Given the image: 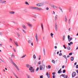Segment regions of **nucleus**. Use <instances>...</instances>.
Listing matches in <instances>:
<instances>
[{
    "label": "nucleus",
    "mask_w": 78,
    "mask_h": 78,
    "mask_svg": "<svg viewBox=\"0 0 78 78\" xmlns=\"http://www.w3.org/2000/svg\"><path fill=\"white\" fill-rule=\"evenodd\" d=\"M13 51H14V52H16V49H15V48H13Z\"/></svg>",
    "instance_id": "nucleus-46"
},
{
    "label": "nucleus",
    "mask_w": 78,
    "mask_h": 78,
    "mask_svg": "<svg viewBox=\"0 0 78 78\" xmlns=\"http://www.w3.org/2000/svg\"><path fill=\"white\" fill-rule=\"evenodd\" d=\"M39 67H38L37 68V69L36 70V72H37V71L39 70Z\"/></svg>",
    "instance_id": "nucleus-33"
},
{
    "label": "nucleus",
    "mask_w": 78,
    "mask_h": 78,
    "mask_svg": "<svg viewBox=\"0 0 78 78\" xmlns=\"http://www.w3.org/2000/svg\"><path fill=\"white\" fill-rule=\"evenodd\" d=\"M24 12H28V11L27 10V9H25L24 10Z\"/></svg>",
    "instance_id": "nucleus-38"
},
{
    "label": "nucleus",
    "mask_w": 78,
    "mask_h": 78,
    "mask_svg": "<svg viewBox=\"0 0 78 78\" xmlns=\"http://www.w3.org/2000/svg\"><path fill=\"white\" fill-rule=\"evenodd\" d=\"M27 24L30 27H33V26L30 23H28Z\"/></svg>",
    "instance_id": "nucleus-17"
},
{
    "label": "nucleus",
    "mask_w": 78,
    "mask_h": 78,
    "mask_svg": "<svg viewBox=\"0 0 78 78\" xmlns=\"http://www.w3.org/2000/svg\"><path fill=\"white\" fill-rule=\"evenodd\" d=\"M45 66L44 65H40L39 66V69L40 70H45Z\"/></svg>",
    "instance_id": "nucleus-1"
},
{
    "label": "nucleus",
    "mask_w": 78,
    "mask_h": 78,
    "mask_svg": "<svg viewBox=\"0 0 78 78\" xmlns=\"http://www.w3.org/2000/svg\"><path fill=\"white\" fill-rule=\"evenodd\" d=\"M73 59H74V58L73 57H71V61H73Z\"/></svg>",
    "instance_id": "nucleus-23"
},
{
    "label": "nucleus",
    "mask_w": 78,
    "mask_h": 78,
    "mask_svg": "<svg viewBox=\"0 0 78 78\" xmlns=\"http://www.w3.org/2000/svg\"><path fill=\"white\" fill-rule=\"evenodd\" d=\"M76 75V73L75 72H73L72 74V77L74 78Z\"/></svg>",
    "instance_id": "nucleus-6"
},
{
    "label": "nucleus",
    "mask_w": 78,
    "mask_h": 78,
    "mask_svg": "<svg viewBox=\"0 0 78 78\" xmlns=\"http://www.w3.org/2000/svg\"><path fill=\"white\" fill-rule=\"evenodd\" d=\"M49 3H48V2H45V4H48Z\"/></svg>",
    "instance_id": "nucleus-39"
},
{
    "label": "nucleus",
    "mask_w": 78,
    "mask_h": 78,
    "mask_svg": "<svg viewBox=\"0 0 78 78\" xmlns=\"http://www.w3.org/2000/svg\"><path fill=\"white\" fill-rule=\"evenodd\" d=\"M26 55H24L23 56H22V57H21V58H25V56H26Z\"/></svg>",
    "instance_id": "nucleus-28"
},
{
    "label": "nucleus",
    "mask_w": 78,
    "mask_h": 78,
    "mask_svg": "<svg viewBox=\"0 0 78 78\" xmlns=\"http://www.w3.org/2000/svg\"><path fill=\"white\" fill-rule=\"evenodd\" d=\"M76 72H77V73L78 74V70H76Z\"/></svg>",
    "instance_id": "nucleus-64"
},
{
    "label": "nucleus",
    "mask_w": 78,
    "mask_h": 78,
    "mask_svg": "<svg viewBox=\"0 0 78 78\" xmlns=\"http://www.w3.org/2000/svg\"><path fill=\"white\" fill-rule=\"evenodd\" d=\"M61 76H62V77H64V76H65V74H62Z\"/></svg>",
    "instance_id": "nucleus-40"
},
{
    "label": "nucleus",
    "mask_w": 78,
    "mask_h": 78,
    "mask_svg": "<svg viewBox=\"0 0 78 78\" xmlns=\"http://www.w3.org/2000/svg\"><path fill=\"white\" fill-rule=\"evenodd\" d=\"M68 76L67 75L65 76H64V78H67Z\"/></svg>",
    "instance_id": "nucleus-43"
},
{
    "label": "nucleus",
    "mask_w": 78,
    "mask_h": 78,
    "mask_svg": "<svg viewBox=\"0 0 78 78\" xmlns=\"http://www.w3.org/2000/svg\"><path fill=\"white\" fill-rule=\"evenodd\" d=\"M69 31H70V28H69L68 29Z\"/></svg>",
    "instance_id": "nucleus-61"
},
{
    "label": "nucleus",
    "mask_w": 78,
    "mask_h": 78,
    "mask_svg": "<svg viewBox=\"0 0 78 78\" xmlns=\"http://www.w3.org/2000/svg\"><path fill=\"white\" fill-rule=\"evenodd\" d=\"M2 32H0V35H2Z\"/></svg>",
    "instance_id": "nucleus-62"
},
{
    "label": "nucleus",
    "mask_w": 78,
    "mask_h": 78,
    "mask_svg": "<svg viewBox=\"0 0 78 78\" xmlns=\"http://www.w3.org/2000/svg\"><path fill=\"white\" fill-rule=\"evenodd\" d=\"M31 9H37V10H42V9L41 8H40L38 7H30Z\"/></svg>",
    "instance_id": "nucleus-3"
},
{
    "label": "nucleus",
    "mask_w": 78,
    "mask_h": 78,
    "mask_svg": "<svg viewBox=\"0 0 78 78\" xmlns=\"http://www.w3.org/2000/svg\"><path fill=\"white\" fill-rule=\"evenodd\" d=\"M70 38V36L69 35H68V39H69Z\"/></svg>",
    "instance_id": "nucleus-49"
},
{
    "label": "nucleus",
    "mask_w": 78,
    "mask_h": 78,
    "mask_svg": "<svg viewBox=\"0 0 78 78\" xmlns=\"http://www.w3.org/2000/svg\"><path fill=\"white\" fill-rule=\"evenodd\" d=\"M41 64V61H39L38 62V64Z\"/></svg>",
    "instance_id": "nucleus-50"
},
{
    "label": "nucleus",
    "mask_w": 78,
    "mask_h": 78,
    "mask_svg": "<svg viewBox=\"0 0 78 78\" xmlns=\"http://www.w3.org/2000/svg\"><path fill=\"white\" fill-rule=\"evenodd\" d=\"M63 41H64V40H65V36L63 37Z\"/></svg>",
    "instance_id": "nucleus-41"
},
{
    "label": "nucleus",
    "mask_w": 78,
    "mask_h": 78,
    "mask_svg": "<svg viewBox=\"0 0 78 78\" xmlns=\"http://www.w3.org/2000/svg\"><path fill=\"white\" fill-rule=\"evenodd\" d=\"M29 70H30V72L32 73L34 72V69H33V67L32 66L30 68Z\"/></svg>",
    "instance_id": "nucleus-5"
},
{
    "label": "nucleus",
    "mask_w": 78,
    "mask_h": 78,
    "mask_svg": "<svg viewBox=\"0 0 78 78\" xmlns=\"http://www.w3.org/2000/svg\"><path fill=\"white\" fill-rule=\"evenodd\" d=\"M54 34H52V33H51V36L52 38H53V36Z\"/></svg>",
    "instance_id": "nucleus-32"
},
{
    "label": "nucleus",
    "mask_w": 78,
    "mask_h": 78,
    "mask_svg": "<svg viewBox=\"0 0 78 78\" xmlns=\"http://www.w3.org/2000/svg\"><path fill=\"white\" fill-rule=\"evenodd\" d=\"M33 21H34V22H35L36 21V20L34 19H33Z\"/></svg>",
    "instance_id": "nucleus-63"
},
{
    "label": "nucleus",
    "mask_w": 78,
    "mask_h": 78,
    "mask_svg": "<svg viewBox=\"0 0 78 78\" xmlns=\"http://www.w3.org/2000/svg\"><path fill=\"white\" fill-rule=\"evenodd\" d=\"M36 6L38 7L42 6L44 5V3L41 2L36 4Z\"/></svg>",
    "instance_id": "nucleus-2"
},
{
    "label": "nucleus",
    "mask_w": 78,
    "mask_h": 78,
    "mask_svg": "<svg viewBox=\"0 0 78 78\" xmlns=\"http://www.w3.org/2000/svg\"><path fill=\"white\" fill-rule=\"evenodd\" d=\"M34 18H35V19H36V18L37 17L36 15H34Z\"/></svg>",
    "instance_id": "nucleus-53"
},
{
    "label": "nucleus",
    "mask_w": 78,
    "mask_h": 78,
    "mask_svg": "<svg viewBox=\"0 0 78 78\" xmlns=\"http://www.w3.org/2000/svg\"><path fill=\"white\" fill-rule=\"evenodd\" d=\"M6 1H3L1 2L0 3H6Z\"/></svg>",
    "instance_id": "nucleus-19"
},
{
    "label": "nucleus",
    "mask_w": 78,
    "mask_h": 78,
    "mask_svg": "<svg viewBox=\"0 0 78 78\" xmlns=\"http://www.w3.org/2000/svg\"><path fill=\"white\" fill-rule=\"evenodd\" d=\"M63 47H64V48H65V49H66L67 48L66 47H65V45H63Z\"/></svg>",
    "instance_id": "nucleus-42"
},
{
    "label": "nucleus",
    "mask_w": 78,
    "mask_h": 78,
    "mask_svg": "<svg viewBox=\"0 0 78 78\" xmlns=\"http://www.w3.org/2000/svg\"><path fill=\"white\" fill-rule=\"evenodd\" d=\"M51 68V66H50L49 65L48 66V68L50 69V68Z\"/></svg>",
    "instance_id": "nucleus-47"
},
{
    "label": "nucleus",
    "mask_w": 78,
    "mask_h": 78,
    "mask_svg": "<svg viewBox=\"0 0 78 78\" xmlns=\"http://www.w3.org/2000/svg\"><path fill=\"white\" fill-rule=\"evenodd\" d=\"M50 6H51V7H52V8H54V9H56V6L53 4H50Z\"/></svg>",
    "instance_id": "nucleus-7"
},
{
    "label": "nucleus",
    "mask_w": 78,
    "mask_h": 78,
    "mask_svg": "<svg viewBox=\"0 0 78 78\" xmlns=\"http://www.w3.org/2000/svg\"><path fill=\"white\" fill-rule=\"evenodd\" d=\"M41 27L42 28V30H44V28L43 27V24H42V23L41 24Z\"/></svg>",
    "instance_id": "nucleus-31"
},
{
    "label": "nucleus",
    "mask_w": 78,
    "mask_h": 78,
    "mask_svg": "<svg viewBox=\"0 0 78 78\" xmlns=\"http://www.w3.org/2000/svg\"><path fill=\"white\" fill-rule=\"evenodd\" d=\"M46 9V10H48V9H49V8H48V7H47Z\"/></svg>",
    "instance_id": "nucleus-54"
},
{
    "label": "nucleus",
    "mask_w": 78,
    "mask_h": 78,
    "mask_svg": "<svg viewBox=\"0 0 78 78\" xmlns=\"http://www.w3.org/2000/svg\"><path fill=\"white\" fill-rule=\"evenodd\" d=\"M22 27L24 28V29H26L27 28V27L24 25H23L22 26Z\"/></svg>",
    "instance_id": "nucleus-15"
},
{
    "label": "nucleus",
    "mask_w": 78,
    "mask_h": 78,
    "mask_svg": "<svg viewBox=\"0 0 78 78\" xmlns=\"http://www.w3.org/2000/svg\"><path fill=\"white\" fill-rule=\"evenodd\" d=\"M9 12L10 14H15V12L13 11H11L10 12Z\"/></svg>",
    "instance_id": "nucleus-14"
},
{
    "label": "nucleus",
    "mask_w": 78,
    "mask_h": 78,
    "mask_svg": "<svg viewBox=\"0 0 78 78\" xmlns=\"http://www.w3.org/2000/svg\"><path fill=\"white\" fill-rule=\"evenodd\" d=\"M26 67H27V68H30V67H31V66L30 65L28 64H27L26 65Z\"/></svg>",
    "instance_id": "nucleus-9"
},
{
    "label": "nucleus",
    "mask_w": 78,
    "mask_h": 78,
    "mask_svg": "<svg viewBox=\"0 0 78 78\" xmlns=\"http://www.w3.org/2000/svg\"><path fill=\"white\" fill-rule=\"evenodd\" d=\"M14 43L15 44V45H16V46H17V47H18V46H19V45L17 43V42L16 41H14Z\"/></svg>",
    "instance_id": "nucleus-12"
},
{
    "label": "nucleus",
    "mask_w": 78,
    "mask_h": 78,
    "mask_svg": "<svg viewBox=\"0 0 78 78\" xmlns=\"http://www.w3.org/2000/svg\"><path fill=\"white\" fill-rule=\"evenodd\" d=\"M55 28L56 31H58V26H57V23H56L55 24Z\"/></svg>",
    "instance_id": "nucleus-8"
},
{
    "label": "nucleus",
    "mask_w": 78,
    "mask_h": 78,
    "mask_svg": "<svg viewBox=\"0 0 78 78\" xmlns=\"http://www.w3.org/2000/svg\"><path fill=\"white\" fill-rule=\"evenodd\" d=\"M66 73V70H63V73Z\"/></svg>",
    "instance_id": "nucleus-45"
},
{
    "label": "nucleus",
    "mask_w": 78,
    "mask_h": 78,
    "mask_svg": "<svg viewBox=\"0 0 78 78\" xmlns=\"http://www.w3.org/2000/svg\"><path fill=\"white\" fill-rule=\"evenodd\" d=\"M33 58L34 59H35L36 58V56L35 55H33Z\"/></svg>",
    "instance_id": "nucleus-25"
},
{
    "label": "nucleus",
    "mask_w": 78,
    "mask_h": 78,
    "mask_svg": "<svg viewBox=\"0 0 78 78\" xmlns=\"http://www.w3.org/2000/svg\"><path fill=\"white\" fill-rule=\"evenodd\" d=\"M40 78H43V75H41L40 76Z\"/></svg>",
    "instance_id": "nucleus-44"
},
{
    "label": "nucleus",
    "mask_w": 78,
    "mask_h": 78,
    "mask_svg": "<svg viewBox=\"0 0 78 78\" xmlns=\"http://www.w3.org/2000/svg\"><path fill=\"white\" fill-rule=\"evenodd\" d=\"M61 70H62V69H60L58 71V73L59 74L60 73H62V71H61Z\"/></svg>",
    "instance_id": "nucleus-16"
},
{
    "label": "nucleus",
    "mask_w": 78,
    "mask_h": 78,
    "mask_svg": "<svg viewBox=\"0 0 78 78\" xmlns=\"http://www.w3.org/2000/svg\"><path fill=\"white\" fill-rule=\"evenodd\" d=\"M76 69H78V65H76Z\"/></svg>",
    "instance_id": "nucleus-55"
},
{
    "label": "nucleus",
    "mask_w": 78,
    "mask_h": 78,
    "mask_svg": "<svg viewBox=\"0 0 78 78\" xmlns=\"http://www.w3.org/2000/svg\"><path fill=\"white\" fill-rule=\"evenodd\" d=\"M43 52L44 55H45V49H43Z\"/></svg>",
    "instance_id": "nucleus-29"
},
{
    "label": "nucleus",
    "mask_w": 78,
    "mask_h": 78,
    "mask_svg": "<svg viewBox=\"0 0 78 78\" xmlns=\"http://www.w3.org/2000/svg\"><path fill=\"white\" fill-rule=\"evenodd\" d=\"M55 75H53L52 76L53 78H55Z\"/></svg>",
    "instance_id": "nucleus-57"
},
{
    "label": "nucleus",
    "mask_w": 78,
    "mask_h": 78,
    "mask_svg": "<svg viewBox=\"0 0 78 78\" xmlns=\"http://www.w3.org/2000/svg\"><path fill=\"white\" fill-rule=\"evenodd\" d=\"M56 73H55V72H53L52 73V74L53 75H55Z\"/></svg>",
    "instance_id": "nucleus-51"
},
{
    "label": "nucleus",
    "mask_w": 78,
    "mask_h": 78,
    "mask_svg": "<svg viewBox=\"0 0 78 78\" xmlns=\"http://www.w3.org/2000/svg\"><path fill=\"white\" fill-rule=\"evenodd\" d=\"M72 39H73L72 37H70V38H69V39H68L69 42H70V41H71L72 40Z\"/></svg>",
    "instance_id": "nucleus-20"
},
{
    "label": "nucleus",
    "mask_w": 78,
    "mask_h": 78,
    "mask_svg": "<svg viewBox=\"0 0 78 78\" xmlns=\"http://www.w3.org/2000/svg\"><path fill=\"white\" fill-rule=\"evenodd\" d=\"M69 55H72V53H70L69 54Z\"/></svg>",
    "instance_id": "nucleus-52"
},
{
    "label": "nucleus",
    "mask_w": 78,
    "mask_h": 78,
    "mask_svg": "<svg viewBox=\"0 0 78 78\" xmlns=\"http://www.w3.org/2000/svg\"><path fill=\"white\" fill-rule=\"evenodd\" d=\"M12 56H13L14 58H15V56H14V53H13L11 55V57Z\"/></svg>",
    "instance_id": "nucleus-34"
},
{
    "label": "nucleus",
    "mask_w": 78,
    "mask_h": 78,
    "mask_svg": "<svg viewBox=\"0 0 78 78\" xmlns=\"http://www.w3.org/2000/svg\"><path fill=\"white\" fill-rule=\"evenodd\" d=\"M67 48L68 50H70V47L69 46H67Z\"/></svg>",
    "instance_id": "nucleus-22"
},
{
    "label": "nucleus",
    "mask_w": 78,
    "mask_h": 78,
    "mask_svg": "<svg viewBox=\"0 0 78 78\" xmlns=\"http://www.w3.org/2000/svg\"><path fill=\"white\" fill-rule=\"evenodd\" d=\"M48 72H47L46 73L47 76L48 78H50V74H48Z\"/></svg>",
    "instance_id": "nucleus-11"
},
{
    "label": "nucleus",
    "mask_w": 78,
    "mask_h": 78,
    "mask_svg": "<svg viewBox=\"0 0 78 78\" xmlns=\"http://www.w3.org/2000/svg\"><path fill=\"white\" fill-rule=\"evenodd\" d=\"M25 3L26 5H30L28 3V2H26Z\"/></svg>",
    "instance_id": "nucleus-26"
},
{
    "label": "nucleus",
    "mask_w": 78,
    "mask_h": 78,
    "mask_svg": "<svg viewBox=\"0 0 78 78\" xmlns=\"http://www.w3.org/2000/svg\"><path fill=\"white\" fill-rule=\"evenodd\" d=\"M22 30L23 33H26V31H25V30H24L23 29H22Z\"/></svg>",
    "instance_id": "nucleus-35"
},
{
    "label": "nucleus",
    "mask_w": 78,
    "mask_h": 78,
    "mask_svg": "<svg viewBox=\"0 0 78 78\" xmlns=\"http://www.w3.org/2000/svg\"><path fill=\"white\" fill-rule=\"evenodd\" d=\"M55 55H56V52H54V56H55Z\"/></svg>",
    "instance_id": "nucleus-60"
},
{
    "label": "nucleus",
    "mask_w": 78,
    "mask_h": 78,
    "mask_svg": "<svg viewBox=\"0 0 78 78\" xmlns=\"http://www.w3.org/2000/svg\"><path fill=\"white\" fill-rule=\"evenodd\" d=\"M17 36H18V37H20V34H19L18 33H17Z\"/></svg>",
    "instance_id": "nucleus-37"
},
{
    "label": "nucleus",
    "mask_w": 78,
    "mask_h": 78,
    "mask_svg": "<svg viewBox=\"0 0 78 78\" xmlns=\"http://www.w3.org/2000/svg\"><path fill=\"white\" fill-rule=\"evenodd\" d=\"M70 19H69L68 21L69 23H70Z\"/></svg>",
    "instance_id": "nucleus-48"
},
{
    "label": "nucleus",
    "mask_w": 78,
    "mask_h": 78,
    "mask_svg": "<svg viewBox=\"0 0 78 78\" xmlns=\"http://www.w3.org/2000/svg\"><path fill=\"white\" fill-rule=\"evenodd\" d=\"M28 44H31V42H32V41H31L30 40H29L28 41Z\"/></svg>",
    "instance_id": "nucleus-21"
},
{
    "label": "nucleus",
    "mask_w": 78,
    "mask_h": 78,
    "mask_svg": "<svg viewBox=\"0 0 78 78\" xmlns=\"http://www.w3.org/2000/svg\"><path fill=\"white\" fill-rule=\"evenodd\" d=\"M63 57L65 58V59H66V61L67 60V57H66V56L65 55H64L63 56Z\"/></svg>",
    "instance_id": "nucleus-24"
},
{
    "label": "nucleus",
    "mask_w": 78,
    "mask_h": 78,
    "mask_svg": "<svg viewBox=\"0 0 78 78\" xmlns=\"http://www.w3.org/2000/svg\"><path fill=\"white\" fill-rule=\"evenodd\" d=\"M65 22H67V16L65 17Z\"/></svg>",
    "instance_id": "nucleus-18"
},
{
    "label": "nucleus",
    "mask_w": 78,
    "mask_h": 78,
    "mask_svg": "<svg viewBox=\"0 0 78 78\" xmlns=\"http://www.w3.org/2000/svg\"><path fill=\"white\" fill-rule=\"evenodd\" d=\"M55 20H58V15H56L55 16Z\"/></svg>",
    "instance_id": "nucleus-13"
},
{
    "label": "nucleus",
    "mask_w": 78,
    "mask_h": 78,
    "mask_svg": "<svg viewBox=\"0 0 78 78\" xmlns=\"http://www.w3.org/2000/svg\"><path fill=\"white\" fill-rule=\"evenodd\" d=\"M70 44H71L72 45V44H73V42H70Z\"/></svg>",
    "instance_id": "nucleus-59"
},
{
    "label": "nucleus",
    "mask_w": 78,
    "mask_h": 78,
    "mask_svg": "<svg viewBox=\"0 0 78 78\" xmlns=\"http://www.w3.org/2000/svg\"><path fill=\"white\" fill-rule=\"evenodd\" d=\"M54 47H55V49H56V48H57V46H55Z\"/></svg>",
    "instance_id": "nucleus-58"
},
{
    "label": "nucleus",
    "mask_w": 78,
    "mask_h": 78,
    "mask_svg": "<svg viewBox=\"0 0 78 78\" xmlns=\"http://www.w3.org/2000/svg\"><path fill=\"white\" fill-rule=\"evenodd\" d=\"M36 63H37V61H35L34 62V64H36Z\"/></svg>",
    "instance_id": "nucleus-36"
},
{
    "label": "nucleus",
    "mask_w": 78,
    "mask_h": 78,
    "mask_svg": "<svg viewBox=\"0 0 78 78\" xmlns=\"http://www.w3.org/2000/svg\"><path fill=\"white\" fill-rule=\"evenodd\" d=\"M62 54L61 53H60L59 54V56H62Z\"/></svg>",
    "instance_id": "nucleus-56"
},
{
    "label": "nucleus",
    "mask_w": 78,
    "mask_h": 78,
    "mask_svg": "<svg viewBox=\"0 0 78 78\" xmlns=\"http://www.w3.org/2000/svg\"><path fill=\"white\" fill-rule=\"evenodd\" d=\"M71 9H72V8L71 7L69 8V12H71Z\"/></svg>",
    "instance_id": "nucleus-30"
},
{
    "label": "nucleus",
    "mask_w": 78,
    "mask_h": 78,
    "mask_svg": "<svg viewBox=\"0 0 78 78\" xmlns=\"http://www.w3.org/2000/svg\"><path fill=\"white\" fill-rule=\"evenodd\" d=\"M11 62L13 64L14 66H15V67L16 68V69L18 70H19V67L17 66V65H16V64H15V63L14 62H13L12 60H11Z\"/></svg>",
    "instance_id": "nucleus-4"
},
{
    "label": "nucleus",
    "mask_w": 78,
    "mask_h": 78,
    "mask_svg": "<svg viewBox=\"0 0 78 78\" xmlns=\"http://www.w3.org/2000/svg\"><path fill=\"white\" fill-rule=\"evenodd\" d=\"M52 62L54 64H55V60H52Z\"/></svg>",
    "instance_id": "nucleus-27"
},
{
    "label": "nucleus",
    "mask_w": 78,
    "mask_h": 78,
    "mask_svg": "<svg viewBox=\"0 0 78 78\" xmlns=\"http://www.w3.org/2000/svg\"><path fill=\"white\" fill-rule=\"evenodd\" d=\"M35 38L36 39V42H38V38H37V34H35Z\"/></svg>",
    "instance_id": "nucleus-10"
}]
</instances>
